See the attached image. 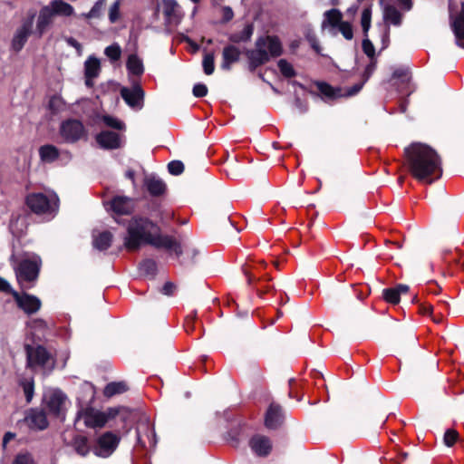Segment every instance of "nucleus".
Segmentation results:
<instances>
[{
	"label": "nucleus",
	"instance_id": "45",
	"mask_svg": "<svg viewBox=\"0 0 464 464\" xmlns=\"http://www.w3.org/2000/svg\"><path fill=\"white\" fill-rule=\"evenodd\" d=\"M339 32L346 40H352L353 37V31L352 25L348 22H342L338 26Z\"/></svg>",
	"mask_w": 464,
	"mask_h": 464
},
{
	"label": "nucleus",
	"instance_id": "36",
	"mask_svg": "<svg viewBox=\"0 0 464 464\" xmlns=\"http://www.w3.org/2000/svg\"><path fill=\"white\" fill-rule=\"evenodd\" d=\"M106 0H98L88 13H82L80 17L85 19L100 18L102 14Z\"/></svg>",
	"mask_w": 464,
	"mask_h": 464
},
{
	"label": "nucleus",
	"instance_id": "27",
	"mask_svg": "<svg viewBox=\"0 0 464 464\" xmlns=\"http://www.w3.org/2000/svg\"><path fill=\"white\" fill-rule=\"evenodd\" d=\"M101 70L100 60L85 61V84L88 87L93 85V80L98 77Z\"/></svg>",
	"mask_w": 464,
	"mask_h": 464
},
{
	"label": "nucleus",
	"instance_id": "10",
	"mask_svg": "<svg viewBox=\"0 0 464 464\" xmlns=\"http://www.w3.org/2000/svg\"><path fill=\"white\" fill-rule=\"evenodd\" d=\"M380 4L382 6V16L385 23L384 32L382 36V48L384 49L389 44V25L400 26L402 23V14L394 5L391 4L384 5L383 0H381Z\"/></svg>",
	"mask_w": 464,
	"mask_h": 464
},
{
	"label": "nucleus",
	"instance_id": "14",
	"mask_svg": "<svg viewBox=\"0 0 464 464\" xmlns=\"http://www.w3.org/2000/svg\"><path fill=\"white\" fill-rule=\"evenodd\" d=\"M121 95L130 107L137 110H140L143 107L145 92L138 82L132 83L130 88H121Z\"/></svg>",
	"mask_w": 464,
	"mask_h": 464
},
{
	"label": "nucleus",
	"instance_id": "50",
	"mask_svg": "<svg viewBox=\"0 0 464 464\" xmlns=\"http://www.w3.org/2000/svg\"><path fill=\"white\" fill-rule=\"evenodd\" d=\"M63 107V100L58 96H53L49 101V108L56 112L62 110Z\"/></svg>",
	"mask_w": 464,
	"mask_h": 464
},
{
	"label": "nucleus",
	"instance_id": "43",
	"mask_svg": "<svg viewBox=\"0 0 464 464\" xmlns=\"http://www.w3.org/2000/svg\"><path fill=\"white\" fill-rule=\"evenodd\" d=\"M372 9L370 7L364 8L362 12L361 24L363 33L366 34L371 27Z\"/></svg>",
	"mask_w": 464,
	"mask_h": 464
},
{
	"label": "nucleus",
	"instance_id": "58",
	"mask_svg": "<svg viewBox=\"0 0 464 464\" xmlns=\"http://www.w3.org/2000/svg\"><path fill=\"white\" fill-rule=\"evenodd\" d=\"M174 289L175 285L171 282H167L162 286L161 292L166 295H170L173 294Z\"/></svg>",
	"mask_w": 464,
	"mask_h": 464
},
{
	"label": "nucleus",
	"instance_id": "18",
	"mask_svg": "<svg viewBox=\"0 0 464 464\" xmlns=\"http://www.w3.org/2000/svg\"><path fill=\"white\" fill-rule=\"evenodd\" d=\"M25 422L31 430H43L48 427L45 412L41 409H31L25 416Z\"/></svg>",
	"mask_w": 464,
	"mask_h": 464
},
{
	"label": "nucleus",
	"instance_id": "44",
	"mask_svg": "<svg viewBox=\"0 0 464 464\" xmlns=\"http://www.w3.org/2000/svg\"><path fill=\"white\" fill-rule=\"evenodd\" d=\"M121 0H116L109 9V20L111 24L116 23L120 18Z\"/></svg>",
	"mask_w": 464,
	"mask_h": 464
},
{
	"label": "nucleus",
	"instance_id": "35",
	"mask_svg": "<svg viewBox=\"0 0 464 464\" xmlns=\"http://www.w3.org/2000/svg\"><path fill=\"white\" fill-rule=\"evenodd\" d=\"M411 79V72L408 67H400L393 71L392 81L394 83H409Z\"/></svg>",
	"mask_w": 464,
	"mask_h": 464
},
{
	"label": "nucleus",
	"instance_id": "25",
	"mask_svg": "<svg viewBox=\"0 0 464 464\" xmlns=\"http://www.w3.org/2000/svg\"><path fill=\"white\" fill-rule=\"evenodd\" d=\"M47 6L49 7L53 16H71L74 13L73 7L63 0H53Z\"/></svg>",
	"mask_w": 464,
	"mask_h": 464
},
{
	"label": "nucleus",
	"instance_id": "28",
	"mask_svg": "<svg viewBox=\"0 0 464 464\" xmlns=\"http://www.w3.org/2000/svg\"><path fill=\"white\" fill-rule=\"evenodd\" d=\"M112 234L109 231H103L97 235L92 236V246L99 251H104L108 249L112 242Z\"/></svg>",
	"mask_w": 464,
	"mask_h": 464
},
{
	"label": "nucleus",
	"instance_id": "17",
	"mask_svg": "<svg viewBox=\"0 0 464 464\" xmlns=\"http://www.w3.org/2000/svg\"><path fill=\"white\" fill-rule=\"evenodd\" d=\"M47 407L53 414L59 416L62 414L65 402L66 396L60 390H52L44 395Z\"/></svg>",
	"mask_w": 464,
	"mask_h": 464
},
{
	"label": "nucleus",
	"instance_id": "38",
	"mask_svg": "<svg viewBox=\"0 0 464 464\" xmlns=\"http://www.w3.org/2000/svg\"><path fill=\"white\" fill-rule=\"evenodd\" d=\"M277 66L281 74L285 78H292L296 75L293 64L288 60H278Z\"/></svg>",
	"mask_w": 464,
	"mask_h": 464
},
{
	"label": "nucleus",
	"instance_id": "20",
	"mask_svg": "<svg viewBox=\"0 0 464 464\" xmlns=\"http://www.w3.org/2000/svg\"><path fill=\"white\" fill-rule=\"evenodd\" d=\"M53 14L47 5H44L41 8L37 16L36 27L34 30V35L37 38H41L43 34L47 31L53 23Z\"/></svg>",
	"mask_w": 464,
	"mask_h": 464
},
{
	"label": "nucleus",
	"instance_id": "61",
	"mask_svg": "<svg viewBox=\"0 0 464 464\" xmlns=\"http://www.w3.org/2000/svg\"><path fill=\"white\" fill-rule=\"evenodd\" d=\"M0 291H3V292H10L11 291L10 284L2 277H0Z\"/></svg>",
	"mask_w": 464,
	"mask_h": 464
},
{
	"label": "nucleus",
	"instance_id": "34",
	"mask_svg": "<svg viewBox=\"0 0 464 464\" xmlns=\"http://www.w3.org/2000/svg\"><path fill=\"white\" fill-rule=\"evenodd\" d=\"M128 390L127 384L124 382H112L108 383L103 391L106 397H112L116 394H121Z\"/></svg>",
	"mask_w": 464,
	"mask_h": 464
},
{
	"label": "nucleus",
	"instance_id": "54",
	"mask_svg": "<svg viewBox=\"0 0 464 464\" xmlns=\"http://www.w3.org/2000/svg\"><path fill=\"white\" fill-rule=\"evenodd\" d=\"M238 55L237 50L235 46L229 45L224 48L223 58H236Z\"/></svg>",
	"mask_w": 464,
	"mask_h": 464
},
{
	"label": "nucleus",
	"instance_id": "11",
	"mask_svg": "<svg viewBox=\"0 0 464 464\" xmlns=\"http://www.w3.org/2000/svg\"><path fill=\"white\" fill-rule=\"evenodd\" d=\"M82 421L86 428L94 430L102 429L106 424L103 412L92 407H85L78 411L75 425H80Z\"/></svg>",
	"mask_w": 464,
	"mask_h": 464
},
{
	"label": "nucleus",
	"instance_id": "26",
	"mask_svg": "<svg viewBox=\"0 0 464 464\" xmlns=\"http://www.w3.org/2000/svg\"><path fill=\"white\" fill-rule=\"evenodd\" d=\"M409 286L407 285L400 284L393 288L384 289L382 292L383 298L391 304H398L400 302V296L407 294Z\"/></svg>",
	"mask_w": 464,
	"mask_h": 464
},
{
	"label": "nucleus",
	"instance_id": "59",
	"mask_svg": "<svg viewBox=\"0 0 464 464\" xmlns=\"http://www.w3.org/2000/svg\"><path fill=\"white\" fill-rule=\"evenodd\" d=\"M398 5L404 11H410L412 8V1L411 0H396Z\"/></svg>",
	"mask_w": 464,
	"mask_h": 464
},
{
	"label": "nucleus",
	"instance_id": "42",
	"mask_svg": "<svg viewBox=\"0 0 464 464\" xmlns=\"http://www.w3.org/2000/svg\"><path fill=\"white\" fill-rule=\"evenodd\" d=\"M305 38H306L307 42L309 43L310 46L314 49L315 54L323 55L321 46H320L319 42L317 41L316 35L313 30H311V29L306 30Z\"/></svg>",
	"mask_w": 464,
	"mask_h": 464
},
{
	"label": "nucleus",
	"instance_id": "31",
	"mask_svg": "<svg viewBox=\"0 0 464 464\" xmlns=\"http://www.w3.org/2000/svg\"><path fill=\"white\" fill-rule=\"evenodd\" d=\"M254 33L253 24H247L239 32H235L229 35V40L233 43H246L248 42Z\"/></svg>",
	"mask_w": 464,
	"mask_h": 464
},
{
	"label": "nucleus",
	"instance_id": "4",
	"mask_svg": "<svg viewBox=\"0 0 464 464\" xmlns=\"http://www.w3.org/2000/svg\"><path fill=\"white\" fill-rule=\"evenodd\" d=\"M26 204L34 213L53 218L59 209V198L53 191L31 193Z\"/></svg>",
	"mask_w": 464,
	"mask_h": 464
},
{
	"label": "nucleus",
	"instance_id": "12",
	"mask_svg": "<svg viewBox=\"0 0 464 464\" xmlns=\"http://www.w3.org/2000/svg\"><path fill=\"white\" fill-rule=\"evenodd\" d=\"M256 52L264 56L268 55L277 57L282 54L283 47L277 36L266 35L256 39Z\"/></svg>",
	"mask_w": 464,
	"mask_h": 464
},
{
	"label": "nucleus",
	"instance_id": "29",
	"mask_svg": "<svg viewBox=\"0 0 464 464\" xmlns=\"http://www.w3.org/2000/svg\"><path fill=\"white\" fill-rule=\"evenodd\" d=\"M144 184L152 196H160L165 191V183L155 176H149L145 179Z\"/></svg>",
	"mask_w": 464,
	"mask_h": 464
},
{
	"label": "nucleus",
	"instance_id": "16",
	"mask_svg": "<svg viewBox=\"0 0 464 464\" xmlns=\"http://www.w3.org/2000/svg\"><path fill=\"white\" fill-rule=\"evenodd\" d=\"M13 295L19 308L27 314H35L41 308L42 302L35 295L29 294L20 295L17 292H14Z\"/></svg>",
	"mask_w": 464,
	"mask_h": 464
},
{
	"label": "nucleus",
	"instance_id": "6",
	"mask_svg": "<svg viewBox=\"0 0 464 464\" xmlns=\"http://www.w3.org/2000/svg\"><path fill=\"white\" fill-rule=\"evenodd\" d=\"M41 265L42 260L38 256H33L21 261L15 272L18 282L23 286H27V284L35 281L38 277Z\"/></svg>",
	"mask_w": 464,
	"mask_h": 464
},
{
	"label": "nucleus",
	"instance_id": "47",
	"mask_svg": "<svg viewBox=\"0 0 464 464\" xmlns=\"http://www.w3.org/2000/svg\"><path fill=\"white\" fill-rule=\"evenodd\" d=\"M102 121L108 127H111V128H113L116 130H121L123 128V123L121 121H119L117 118L110 116V115L103 116Z\"/></svg>",
	"mask_w": 464,
	"mask_h": 464
},
{
	"label": "nucleus",
	"instance_id": "9",
	"mask_svg": "<svg viewBox=\"0 0 464 464\" xmlns=\"http://www.w3.org/2000/svg\"><path fill=\"white\" fill-rule=\"evenodd\" d=\"M449 8L450 26L455 35L456 44L464 49V2H461L460 8L457 9L450 0Z\"/></svg>",
	"mask_w": 464,
	"mask_h": 464
},
{
	"label": "nucleus",
	"instance_id": "13",
	"mask_svg": "<svg viewBox=\"0 0 464 464\" xmlns=\"http://www.w3.org/2000/svg\"><path fill=\"white\" fill-rule=\"evenodd\" d=\"M59 132L65 142L74 143L83 136L84 127L80 121L70 119L61 123Z\"/></svg>",
	"mask_w": 464,
	"mask_h": 464
},
{
	"label": "nucleus",
	"instance_id": "15",
	"mask_svg": "<svg viewBox=\"0 0 464 464\" xmlns=\"http://www.w3.org/2000/svg\"><path fill=\"white\" fill-rule=\"evenodd\" d=\"M162 9L168 26L175 27L181 22L183 12L176 0H162Z\"/></svg>",
	"mask_w": 464,
	"mask_h": 464
},
{
	"label": "nucleus",
	"instance_id": "48",
	"mask_svg": "<svg viewBox=\"0 0 464 464\" xmlns=\"http://www.w3.org/2000/svg\"><path fill=\"white\" fill-rule=\"evenodd\" d=\"M459 434L454 430H447L444 433L443 441L448 447H451L458 440Z\"/></svg>",
	"mask_w": 464,
	"mask_h": 464
},
{
	"label": "nucleus",
	"instance_id": "39",
	"mask_svg": "<svg viewBox=\"0 0 464 464\" xmlns=\"http://www.w3.org/2000/svg\"><path fill=\"white\" fill-rule=\"evenodd\" d=\"M140 271L147 276H154L157 271V264L152 259H146L140 265Z\"/></svg>",
	"mask_w": 464,
	"mask_h": 464
},
{
	"label": "nucleus",
	"instance_id": "5",
	"mask_svg": "<svg viewBox=\"0 0 464 464\" xmlns=\"http://www.w3.org/2000/svg\"><path fill=\"white\" fill-rule=\"evenodd\" d=\"M36 16V11L31 9L27 12L26 17H24L19 27L15 30L12 42L11 47L13 50L19 52L22 50L26 44L29 36L34 34V22Z\"/></svg>",
	"mask_w": 464,
	"mask_h": 464
},
{
	"label": "nucleus",
	"instance_id": "49",
	"mask_svg": "<svg viewBox=\"0 0 464 464\" xmlns=\"http://www.w3.org/2000/svg\"><path fill=\"white\" fill-rule=\"evenodd\" d=\"M168 169L172 175H179L184 170V164L180 160H173L168 164Z\"/></svg>",
	"mask_w": 464,
	"mask_h": 464
},
{
	"label": "nucleus",
	"instance_id": "32",
	"mask_svg": "<svg viewBox=\"0 0 464 464\" xmlns=\"http://www.w3.org/2000/svg\"><path fill=\"white\" fill-rule=\"evenodd\" d=\"M126 68L132 83L137 82L134 78L140 76L144 72L142 60H127Z\"/></svg>",
	"mask_w": 464,
	"mask_h": 464
},
{
	"label": "nucleus",
	"instance_id": "23",
	"mask_svg": "<svg viewBox=\"0 0 464 464\" xmlns=\"http://www.w3.org/2000/svg\"><path fill=\"white\" fill-rule=\"evenodd\" d=\"M111 208L115 214L128 215L134 209V202L130 198L118 196L111 200Z\"/></svg>",
	"mask_w": 464,
	"mask_h": 464
},
{
	"label": "nucleus",
	"instance_id": "56",
	"mask_svg": "<svg viewBox=\"0 0 464 464\" xmlns=\"http://www.w3.org/2000/svg\"><path fill=\"white\" fill-rule=\"evenodd\" d=\"M223 22L227 23L234 17V12L229 6H224L222 8Z\"/></svg>",
	"mask_w": 464,
	"mask_h": 464
},
{
	"label": "nucleus",
	"instance_id": "3",
	"mask_svg": "<svg viewBox=\"0 0 464 464\" xmlns=\"http://www.w3.org/2000/svg\"><path fill=\"white\" fill-rule=\"evenodd\" d=\"M406 162L411 174L419 181L432 183L431 176L441 174V160L430 146L415 142L405 149Z\"/></svg>",
	"mask_w": 464,
	"mask_h": 464
},
{
	"label": "nucleus",
	"instance_id": "1",
	"mask_svg": "<svg viewBox=\"0 0 464 464\" xmlns=\"http://www.w3.org/2000/svg\"><path fill=\"white\" fill-rule=\"evenodd\" d=\"M336 68L343 72V79L360 77V82L349 88H334L324 82H316L315 86L325 101H333L337 98H348L355 96L362 89L365 82L376 69L375 60H340Z\"/></svg>",
	"mask_w": 464,
	"mask_h": 464
},
{
	"label": "nucleus",
	"instance_id": "40",
	"mask_svg": "<svg viewBox=\"0 0 464 464\" xmlns=\"http://www.w3.org/2000/svg\"><path fill=\"white\" fill-rule=\"evenodd\" d=\"M12 464H37V462L32 453L21 451L14 456Z\"/></svg>",
	"mask_w": 464,
	"mask_h": 464
},
{
	"label": "nucleus",
	"instance_id": "55",
	"mask_svg": "<svg viewBox=\"0 0 464 464\" xmlns=\"http://www.w3.org/2000/svg\"><path fill=\"white\" fill-rule=\"evenodd\" d=\"M120 411H121V408H119V407H111V408H108L105 411H102L103 416L106 419V422L109 420L116 417L119 414Z\"/></svg>",
	"mask_w": 464,
	"mask_h": 464
},
{
	"label": "nucleus",
	"instance_id": "60",
	"mask_svg": "<svg viewBox=\"0 0 464 464\" xmlns=\"http://www.w3.org/2000/svg\"><path fill=\"white\" fill-rule=\"evenodd\" d=\"M15 438V433L14 432H11V431H7L5 435H4V438H3V448L5 449L6 448V445L9 441H11L12 440H14Z\"/></svg>",
	"mask_w": 464,
	"mask_h": 464
},
{
	"label": "nucleus",
	"instance_id": "33",
	"mask_svg": "<svg viewBox=\"0 0 464 464\" xmlns=\"http://www.w3.org/2000/svg\"><path fill=\"white\" fill-rule=\"evenodd\" d=\"M41 160L46 162H53L59 157V150L53 145H44L39 149Z\"/></svg>",
	"mask_w": 464,
	"mask_h": 464
},
{
	"label": "nucleus",
	"instance_id": "37",
	"mask_svg": "<svg viewBox=\"0 0 464 464\" xmlns=\"http://www.w3.org/2000/svg\"><path fill=\"white\" fill-rule=\"evenodd\" d=\"M73 449L81 456H86L91 450L88 439L84 436H78L73 440Z\"/></svg>",
	"mask_w": 464,
	"mask_h": 464
},
{
	"label": "nucleus",
	"instance_id": "2",
	"mask_svg": "<svg viewBox=\"0 0 464 464\" xmlns=\"http://www.w3.org/2000/svg\"><path fill=\"white\" fill-rule=\"evenodd\" d=\"M145 244L172 251L177 257L182 254L180 245L172 237L160 235L159 227L153 222L144 218H133L127 227L124 246L128 250H136Z\"/></svg>",
	"mask_w": 464,
	"mask_h": 464
},
{
	"label": "nucleus",
	"instance_id": "7",
	"mask_svg": "<svg viewBox=\"0 0 464 464\" xmlns=\"http://www.w3.org/2000/svg\"><path fill=\"white\" fill-rule=\"evenodd\" d=\"M121 437L111 431H106L96 439L92 452L99 458H109L116 450Z\"/></svg>",
	"mask_w": 464,
	"mask_h": 464
},
{
	"label": "nucleus",
	"instance_id": "64",
	"mask_svg": "<svg viewBox=\"0 0 464 464\" xmlns=\"http://www.w3.org/2000/svg\"><path fill=\"white\" fill-rule=\"evenodd\" d=\"M134 175H135V172L132 169L127 170L126 174H125L126 178L130 179L133 183H134Z\"/></svg>",
	"mask_w": 464,
	"mask_h": 464
},
{
	"label": "nucleus",
	"instance_id": "57",
	"mask_svg": "<svg viewBox=\"0 0 464 464\" xmlns=\"http://www.w3.org/2000/svg\"><path fill=\"white\" fill-rule=\"evenodd\" d=\"M66 42L70 46H72L77 50L76 54L78 56H81L82 54L81 51V44L74 38L69 37L66 39Z\"/></svg>",
	"mask_w": 464,
	"mask_h": 464
},
{
	"label": "nucleus",
	"instance_id": "24",
	"mask_svg": "<svg viewBox=\"0 0 464 464\" xmlns=\"http://www.w3.org/2000/svg\"><path fill=\"white\" fill-rule=\"evenodd\" d=\"M342 18L343 14L338 9L333 8L324 12V19L321 24L322 31H324L328 27H331L332 29L338 27L343 22Z\"/></svg>",
	"mask_w": 464,
	"mask_h": 464
},
{
	"label": "nucleus",
	"instance_id": "21",
	"mask_svg": "<svg viewBox=\"0 0 464 464\" xmlns=\"http://www.w3.org/2000/svg\"><path fill=\"white\" fill-rule=\"evenodd\" d=\"M96 141L100 147L105 150H114L121 146V138L117 132L104 130L96 136Z\"/></svg>",
	"mask_w": 464,
	"mask_h": 464
},
{
	"label": "nucleus",
	"instance_id": "19",
	"mask_svg": "<svg viewBox=\"0 0 464 464\" xmlns=\"http://www.w3.org/2000/svg\"><path fill=\"white\" fill-rule=\"evenodd\" d=\"M249 447L256 456L266 457L272 450V443L266 436L256 434L250 439Z\"/></svg>",
	"mask_w": 464,
	"mask_h": 464
},
{
	"label": "nucleus",
	"instance_id": "51",
	"mask_svg": "<svg viewBox=\"0 0 464 464\" xmlns=\"http://www.w3.org/2000/svg\"><path fill=\"white\" fill-rule=\"evenodd\" d=\"M192 92L195 97L201 98L207 95L208 88L203 83H197L194 85Z\"/></svg>",
	"mask_w": 464,
	"mask_h": 464
},
{
	"label": "nucleus",
	"instance_id": "63",
	"mask_svg": "<svg viewBox=\"0 0 464 464\" xmlns=\"http://www.w3.org/2000/svg\"><path fill=\"white\" fill-rule=\"evenodd\" d=\"M263 61H264V60H259V59H256V60H251V63H250L249 66H250L251 68H256V67H257V66L261 65V64H262V63H263Z\"/></svg>",
	"mask_w": 464,
	"mask_h": 464
},
{
	"label": "nucleus",
	"instance_id": "53",
	"mask_svg": "<svg viewBox=\"0 0 464 464\" xmlns=\"http://www.w3.org/2000/svg\"><path fill=\"white\" fill-rule=\"evenodd\" d=\"M214 61L215 60H203L202 66H203L204 72L207 75H210L214 72V70H215Z\"/></svg>",
	"mask_w": 464,
	"mask_h": 464
},
{
	"label": "nucleus",
	"instance_id": "52",
	"mask_svg": "<svg viewBox=\"0 0 464 464\" xmlns=\"http://www.w3.org/2000/svg\"><path fill=\"white\" fill-rule=\"evenodd\" d=\"M362 48H363V51H364L365 54L369 58H373V56H374V48H373V45H372V44L371 43L370 40H368V39H364L363 40V42H362Z\"/></svg>",
	"mask_w": 464,
	"mask_h": 464
},
{
	"label": "nucleus",
	"instance_id": "30",
	"mask_svg": "<svg viewBox=\"0 0 464 464\" xmlns=\"http://www.w3.org/2000/svg\"><path fill=\"white\" fill-rule=\"evenodd\" d=\"M81 394L78 396V401L82 405L91 404L95 398L94 386L88 382H83L80 387Z\"/></svg>",
	"mask_w": 464,
	"mask_h": 464
},
{
	"label": "nucleus",
	"instance_id": "62",
	"mask_svg": "<svg viewBox=\"0 0 464 464\" xmlns=\"http://www.w3.org/2000/svg\"><path fill=\"white\" fill-rule=\"evenodd\" d=\"M236 60H223L220 67L224 71H229L232 67L233 62Z\"/></svg>",
	"mask_w": 464,
	"mask_h": 464
},
{
	"label": "nucleus",
	"instance_id": "22",
	"mask_svg": "<svg viewBox=\"0 0 464 464\" xmlns=\"http://www.w3.org/2000/svg\"><path fill=\"white\" fill-rule=\"evenodd\" d=\"M283 421L282 409L277 404H270L265 418V425L270 430L278 428Z\"/></svg>",
	"mask_w": 464,
	"mask_h": 464
},
{
	"label": "nucleus",
	"instance_id": "8",
	"mask_svg": "<svg viewBox=\"0 0 464 464\" xmlns=\"http://www.w3.org/2000/svg\"><path fill=\"white\" fill-rule=\"evenodd\" d=\"M27 366L32 369L37 367L44 369H52L53 367V362L47 350L41 346H25Z\"/></svg>",
	"mask_w": 464,
	"mask_h": 464
},
{
	"label": "nucleus",
	"instance_id": "41",
	"mask_svg": "<svg viewBox=\"0 0 464 464\" xmlns=\"http://www.w3.org/2000/svg\"><path fill=\"white\" fill-rule=\"evenodd\" d=\"M20 385L23 388L26 401L28 403L31 402L34 393V383L33 379H24L21 381Z\"/></svg>",
	"mask_w": 464,
	"mask_h": 464
},
{
	"label": "nucleus",
	"instance_id": "46",
	"mask_svg": "<svg viewBox=\"0 0 464 464\" xmlns=\"http://www.w3.org/2000/svg\"><path fill=\"white\" fill-rule=\"evenodd\" d=\"M104 53L107 58H120L121 54V46L118 44H112L105 48Z\"/></svg>",
	"mask_w": 464,
	"mask_h": 464
}]
</instances>
